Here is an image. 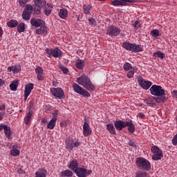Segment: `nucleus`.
<instances>
[{"mask_svg":"<svg viewBox=\"0 0 177 177\" xmlns=\"http://www.w3.org/2000/svg\"><path fill=\"white\" fill-rule=\"evenodd\" d=\"M46 53L47 55H50V56H53V57L62 59L63 56V52L59 48H55V49H46Z\"/></svg>","mask_w":177,"mask_h":177,"instance_id":"f8f14e48","label":"nucleus"},{"mask_svg":"<svg viewBox=\"0 0 177 177\" xmlns=\"http://www.w3.org/2000/svg\"><path fill=\"white\" fill-rule=\"evenodd\" d=\"M6 109V106L5 104L0 105V111H5V109Z\"/></svg>","mask_w":177,"mask_h":177,"instance_id":"5fc2aeb1","label":"nucleus"},{"mask_svg":"<svg viewBox=\"0 0 177 177\" xmlns=\"http://www.w3.org/2000/svg\"><path fill=\"white\" fill-rule=\"evenodd\" d=\"M35 34L37 35H46L48 34V27L43 24L39 28H36Z\"/></svg>","mask_w":177,"mask_h":177,"instance_id":"a211bd4d","label":"nucleus"},{"mask_svg":"<svg viewBox=\"0 0 177 177\" xmlns=\"http://www.w3.org/2000/svg\"><path fill=\"white\" fill-rule=\"evenodd\" d=\"M56 121H57V111H55V113L53 115L52 119L47 124V128L48 129H53V128H55L56 125Z\"/></svg>","mask_w":177,"mask_h":177,"instance_id":"aec40b11","label":"nucleus"},{"mask_svg":"<svg viewBox=\"0 0 177 177\" xmlns=\"http://www.w3.org/2000/svg\"><path fill=\"white\" fill-rule=\"evenodd\" d=\"M77 82L79 85H82V86L84 87L87 91H90L91 92H94L95 91V85L92 84V81L91 79L85 75H83L77 79Z\"/></svg>","mask_w":177,"mask_h":177,"instance_id":"f03ea898","label":"nucleus"},{"mask_svg":"<svg viewBox=\"0 0 177 177\" xmlns=\"http://www.w3.org/2000/svg\"><path fill=\"white\" fill-rule=\"evenodd\" d=\"M10 156L15 157L16 156H19L20 154V151L19 149H12L10 152Z\"/></svg>","mask_w":177,"mask_h":177,"instance_id":"79ce46f5","label":"nucleus"},{"mask_svg":"<svg viewBox=\"0 0 177 177\" xmlns=\"http://www.w3.org/2000/svg\"><path fill=\"white\" fill-rule=\"evenodd\" d=\"M172 143L174 146H177V133L174 136V138L172 139Z\"/></svg>","mask_w":177,"mask_h":177,"instance_id":"3c124183","label":"nucleus"},{"mask_svg":"<svg viewBox=\"0 0 177 177\" xmlns=\"http://www.w3.org/2000/svg\"><path fill=\"white\" fill-rule=\"evenodd\" d=\"M30 24L33 28H38L41 27V25L45 24V21L41 19L32 18L30 19Z\"/></svg>","mask_w":177,"mask_h":177,"instance_id":"f3484780","label":"nucleus"},{"mask_svg":"<svg viewBox=\"0 0 177 177\" xmlns=\"http://www.w3.org/2000/svg\"><path fill=\"white\" fill-rule=\"evenodd\" d=\"M18 86H19V81H15L10 84V89L13 91H17Z\"/></svg>","mask_w":177,"mask_h":177,"instance_id":"58836bf2","label":"nucleus"},{"mask_svg":"<svg viewBox=\"0 0 177 177\" xmlns=\"http://www.w3.org/2000/svg\"><path fill=\"white\" fill-rule=\"evenodd\" d=\"M67 125H68V122L67 120H64L60 122V127H67Z\"/></svg>","mask_w":177,"mask_h":177,"instance_id":"8fccbe9b","label":"nucleus"},{"mask_svg":"<svg viewBox=\"0 0 177 177\" xmlns=\"http://www.w3.org/2000/svg\"><path fill=\"white\" fill-rule=\"evenodd\" d=\"M151 151L153 153L152 156L153 161H158V160H161L164 157L162 150L156 145L151 147Z\"/></svg>","mask_w":177,"mask_h":177,"instance_id":"0eeeda50","label":"nucleus"},{"mask_svg":"<svg viewBox=\"0 0 177 177\" xmlns=\"http://www.w3.org/2000/svg\"><path fill=\"white\" fill-rule=\"evenodd\" d=\"M34 89V84L30 83L25 86V91H24V100H27V98L28 96H30V94L31 93V91Z\"/></svg>","mask_w":177,"mask_h":177,"instance_id":"412c9836","label":"nucleus"},{"mask_svg":"<svg viewBox=\"0 0 177 177\" xmlns=\"http://www.w3.org/2000/svg\"><path fill=\"white\" fill-rule=\"evenodd\" d=\"M17 31L18 32H24L26 31V24L24 23H20L17 26Z\"/></svg>","mask_w":177,"mask_h":177,"instance_id":"4c0bfd02","label":"nucleus"},{"mask_svg":"<svg viewBox=\"0 0 177 177\" xmlns=\"http://www.w3.org/2000/svg\"><path fill=\"white\" fill-rule=\"evenodd\" d=\"M34 3L31 5L33 9V12L39 15L41 13V9H42L43 5H46V1L44 0H33Z\"/></svg>","mask_w":177,"mask_h":177,"instance_id":"1a4fd4ad","label":"nucleus"},{"mask_svg":"<svg viewBox=\"0 0 177 177\" xmlns=\"http://www.w3.org/2000/svg\"><path fill=\"white\" fill-rule=\"evenodd\" d=\"M72 88L73 91L76 92V93H78L79 95H81L84 97H90L91 94L88 91L85 90L84 88L81 87L78 84L74 83L72 85Z\"/></svg>","mask_w":177,"mask_h":177,"instance_id":"6e6552de","label":"nucleus"},{"mask_svg":"<svg viewBox=\"0 0 177 177\" xmlns=\"http://www.w3.org/2000/svg\"><path fill=\"white\" fill-rule=\"evenodd\" d=\"M123 48L126 50H130L134 53H139V52H143V48L142 46L137 44L136 43H131L129 41H124L122 45Z\"/></svg>","mask_w":177,"mask_h":177,"instance_id":"20e7f679","label":"nucleus"},{"mask_svg":"<svg viewBox=\"0 0 177 177\" xmlns=\"http://www.w3.org/2000/svg\"><path fill=\"white\" fill-rule=\"evenodd\" d=\"M53 8L52 4H46L44 7V15H46V16H50Z\"/></svg>","mask_w":177,"mask_h":177,"instance_id":"7c9ffc66","label":"nucleus"},{"mask_svg":"<svg viewBox=\"0 0 177 177\" xmlns=\"http://www.w3.org/2000/svg\"><path fill=\"white\" fill-rule=\"evenodd\" d=\"M50 92L51 95L54 96V97H56V99H59V100H62V99H64V97H66L64 91L62 88H51L50 89Z\"/></svg>","mask_w":177,"mask_h":177,"instance_id":"9d476101","label":"nucleus"},{"mask_svg":"<svg viewBox=\"0 0 177 177\" xmlns=\"http://www.w3.org/2000/svg\"><path fill=\"white\" fill-rule=\"evenodd\" d=\"M28 1L29 0H19V3L21 6V8H24Z\"/></svg>","mask_w":177,"mask_h":177,"instance_id":"a18cd8bd","label":"nucleus"},{"mask_svg":"<svg viewBox=\"0 0 177 177\" xmlns=\"http://www.w3.org/2000/svg\"><path fill=\"white\" fill-rule=\"evenodd\" d=\"M126 127H128L127 131L129 132V133H133L136 129L135 124L131 119L127 121Z\"/></svg>","mask_w":177,"mask_h":177,"instance_id":"b1692460","label":"nucleus"},{"mask_svg":"<svg viewBox=\"0 0 177 177\" xmlns=\"http://www.w3.org/2000/svg\"><path fill=\"white\" fill-rule=\"evenodd\" d=\"M46 174H48L46 169H39L38 171L35 172V175L36 177H46Z\"/></svg>","mask_w":177,"mask_h":177,"instance_id":"cd10ccee","label":"nucleus"},{"mask_svg":"<svg viewBox=\"0 0 177 177\" xmlns=\"http://www.w3.org/2000/svg\"><path fill=\"white\" fill-rule=\"evenodd\" d=\"M6 83L5 80L0 79V88L3 86V84Z\"/></svg>","mask_w":177,"mask_h":177,"instance_id":"13d9d810","label":"nucleus"},{"mask_svg":"<svg viewBox=\"0 0 177 177\" xmlns=\"http://www.w3.org/2000/svg\"><path fill=\"white\" fill-rule=\"evenodd\" d=\"M153 57H158L159 59H164L165 57V53L161 51H156L153 55Z\"/></svg>","mask_w":177,"mask_h":177,"instance_id":"e433bc0d","label":"nucleus"},{"mask_svg":"<svg viewBox=\"0 0 177 177\" xmlns=\"http://www.w3.org/2000/svg\"><path fill=\"white\" fill-rule=\"evenodd\" d=\"M32 116V111L30 110L28 111V114L24 118V122L26 125H28L30 122H31V117Z\"/></svg>","mask_w":177,"mask_h":177,"instance_id":"2f4dec72","label":"nucleus"},{"mask_svg":"<svg viewBox=\"0 0 177 177\" xmlns=\"http://www.w3.org/2000/svg\"><path fill=\"white\" fill-rule=\"evenodd\" d=\"M68 168L74 172L80 168V163L77 159L71 160L68 164Z\"/></svg>","mask_w":177,"mask_h":177,"instance_id":"dca6fc26","label":"nucleus"},{"mask_svg":"<svg viewBox=\"0 0 177 177\" xmlns=\"http://www.w3.org/2000/svg\"><path fill=\"white\" fill-rule=\"evenodd\" d=\"M35 73L37 74V79L38 81H44V69L42 67L38 66L35 69Z\"/></svg>","mask_w":177,"mask_h":177,"instance_id":"4be33fe9","label":"nucleus"},{"mask_svg":"<svg viewBox=\"0 0 177 177\" xmlns=\"http://www.w3.org/2000/svg\"><path fill=\"white\" fill-rule=\"evenodd\" d=\"M151 35L153 38H157L160 37V32L158 31V29H154L152 31H151Z\"/></svg>","mask_w":177,"mask_h":177,"instance_id":"ea45409f","label":"nucleus"},{"mask_svg":"<svg viewBox=\"0 0 177 177\" xmlns=\"http://www.w3.org/2000/svg\"><path fill=\"white\" fill-rule=\"evenodd\" d=\"M3 115H5V113L0 112V121L3 120Z\"/></svg>","mask_w":177,"mask_h":177,"instance_id":"bf43d9fd","label":"nucleus"},{"mask_svg":"<svg viewBox=\"0 0 177 177\" xmlns=\"http://www.w3.org/2000/svg\"><path fill=\"white\" fill-rule=\"evenodd\" d=\"M18 172L19 174H24V171L22 169H19Z\"/></svg>","mask_w":177,"mask_h":177,"instance_id":"0e129e2a","label":"nucleus"},{"mask_svg":"<svg viewBox=\"0 0 177 177\" xmlns=\"http://www.w3.org/2000/svg\"><path fill=\"white\" fill-rule=\"evenodd\" d=\"M136 162L139 169H142L143 171H150V169H151L150 161L145 158H137Z\"/></svg>","mask_w":177,"mask_h":177,"instance_id":"7ed1b4c3","label":"nucleus"},{"mask_svg":"<svg viewBox=\"0 0 177 177\" xmlns=\"http://www.w3.org/2000/svg\"><path fill=\"white\" fill-rule=\"evenodd\" d=\"M85 66V62L82 59H78L75 62V67L78 70H83Z\"/></svg>","mask_w":177,"mask_h":177,"instance_id":"bb28decb","label":"nucleus"},{"mask_svg":"<svg viewBox=\"0 0 177 177\" xmlns=\"http://www.w3.org/2000/svg\"><path fill=\"white\" fill-rule=\"evenodd\" d=\"M120 34H121V28L115 26H109L106 29V35L109 37H118Z\"/></svg>","mask_w":177,"mask_h":177,"instance_id":"9b49d317","label":"nucleus"},{"mask_svg":"<svg viewBox=\"0 0 177 177\" xmlns=\"http://www.w3.org/2000/svg\"><path fill=\"white\" fill-rule=\"evenodd\" d=\"M136 177H148L147 176V173H146V171H137L136 173Z\"/></svg>","mask_w":177,"mask_h":177,"instance_id":"a19ab883","label":"nucleus"},{"mask_svg":"<svg viewBox=\"0 0 177 177\" xmlns=\"http://www.w3.org/2000/svg\"><path fill=\"white\" fill-rule=\"evenodd\" d=\"M151 95L156 97V102L158 104L164 103L168 97L165 95V90L162 89V86L158 85H152L149 89Z\"/></svg>","mask_w":177,"mask_h":177,"instance_id":"f257e3e1","label":"nucleus"},{"mask_svg":"<svg viewBox=\"0 0 177 177\" xmlns=\"http://www.w3.org/2000/svg\"><path fill=\"white\" fill-rule=\"evenodd\" d=\"M60 70L64 73V74H67V73H68V69L66 66H60Z\"/></svg>","mask_w":177,"mask_h":177,"instance_id":"de8ad7c7","label":"nucleus"},{"mask_svg":"<svg viewBox=\"0 0 177 177\" xmlns=\"http://www.w3.org/2000/svg\"><path fill=\"white\" fill-rule=\"evenodd\" d=\"M129 146H131L132 147H136V145H135V142H133V141H129Z\"/></svg>","mask_w":177,"mask_h":177,"instance_id":"6e6d98bb","label":"nucleus"},{"mask_svg":"<svg viewBox=\"0 0 177 177\" xmlns=\"http://www.w3.org/2000/svg\"><path fill=\"white\" fill-rule=\"evenodd\" d=\"M35 104V100H30L29 102V109H33Z\"/></svg>","mask_w":177,"mask_h":177,"instance_id":"09e8293b","label":"nucleus"},{"mask_svg":"<svg viewBox=\"0 0 177 177\" xmlns=\"http://www.w3.org/2000/svg\"><path fill=\"white\" fill-rule=\"evenodd\" d=\"M133 71H138V69H136V68H133V71H129L127 73L128 78H133V75H135V73Z\"/></svg>","mask_w":177,"mask_h":177,"instance_id":"37998d69","label":"nucleus"},{"mask_svg":"<svg viewBox=\"0 0 177 177\" xmlns=\"http://www.w3.org/2000/svg\"><path fill=\"white\" fill-rule=\"evenodd\" d=\"M66 149L68 151H72L74 147H80L81 146V142L78 140L73 139L72 137L66 138L65 140Z\"/></svg>","mask_w":177,"mask_h":177,"instance_id":"39448f33","label":"nucleus"},{"mask_svg":"<svg viewBox=\"0 0 177 177\" xmlns=\"http://www.w3.org/2000/svg\"><path fill=\"white\" fill-rule=\"evenodd\" d=\"M123 68H124V70H125V71H129L131 70V68H132V65H131V64L127 62L124 64Z\"/></svg>","mask_w":177,"mask_h":177,"instance_id":"c03bdc74","label":"nucleus"},{"mask_svg":"<svg viewBox=\"0 0 177 177\" xmlns=\"http://www.w3.org/2000/svg\"><path fill=\"white\" fill-rule=\"evenodd\" d=\"M3 131L6 138H8V139H10L12 136V130L10 129V127L7 126L6 124V127H4Z\"/></svg>","mask_w":177,"mask_h":177,"instance_id":"473e14b6","label":"nucleus"},{"mask_svg":"<svg viewBox=\"0 0 177 177\" xmlns=\"http://www.w3.org/2000/svg\"><path fill=\"white\" fill-rule=\"evenodd\" d=\"M18 24L19 22L16 19H11L10 21L7 22L8 27H10L11 28H15Z\"/></svg>","mask_w":177,"mask_h":177,"instance_id":"f704fd0d","label":"nucleus"},{"mask_svg":"<svg viewBox=\"0 0 177 177\" xmlns=\"http://www.w3.org/2000/svg\"><path fill=\"white\" fill-rule=\"evenodd\" d=\"M136 106H137L138 107H142V106H143V104H142V103H137V104H136Z\"/></svg>","mask_w":177,"mask_h":177,"instance_id":"e2e57ef3","label":"nucleus"},{"mask_svg":"<svg viewBox=\"0 0 177 177\" xmlns=\"http://www.w3.org/2000/svg\"><path fill=\"white\" fill-rule=\"evenodd\" d=\"M137 117H139V118H141L142 120L146 117V115L143 113H138Z\"/></svg>","mask_w":177,"mask_h":177,"instance_id":"864d4df0","label":"nucleus"},{"mask_svg":"<svg viewBox=\"0 0 177 177\" xmlns=\"http://www.w3.org/2000/svg\"><path fill=\"white\" fill-rule=\"evenodd\" d=\"M68 16V11H67V9L62 8L59 10V17H60V19H67Z\"/></svg>","mask_w":177,"mask_h":177,"instance_id":"c756f323","label":"nucleus"},{"mask_svg":"<svg viewBox=\"0 0 177 177\" xmlns=\"http://www.w3.org/2000/svg\"><path fill=\"white\" fill-rule=\"evenodd\" d=\"M89 21V24H91V26H96V20H95V19L93 18H90L88 19Z\"/></svg>","mask_w":177,"mask_h":177,"instance_id":"49530a36","label":"nucleus"},{"mask_svg":"<svg viewBox=\"0 0 177 177\" xmlns=\"http://www.w3.org/2000/svg\"><path fill=\"white\" fill-rule=\"evenodd\" d=\"M9 114H12V113H11V112H10V113H9Z\"/></svg>","mask_w":177,"mask_h":177,"instance_id":"69168bd1","label":"nucleus"},{"mask_svg":"<svg viewBox=\"0 0 177 177\" xmlns=\"http://www.w3.org/2000/svg\"><path fill=\"white\" fill-rule=\"evenodd\" d=\"M172 95H173V96H174V97H177V90H174L172 92Z\"/></svg>","mask_w":177,"mask_h":177,"instance_id":"052dcab7","label":"nucleus"},{"mask_svg":"<svg viewBox=\"0 0 177 177\" xmlns=\"http://www.w3.org/2000/svg\"><path fill=\"white\" fill-rule=\"evenodd\" d=\"M6 127V124H0V132L1 131L4 130Z\"/></svg>","mask_w":177,"mask_h":177,"instance_id":"4d7b16f0","label":"nucleus"},{"mask_svg":"<svg viewBox=\"0 0 177 177\" xmlns=\"http://www.w3.org/2000/svg\"><path fill=\"white\" fill-rule=\"evenodd\" d=\"M83 135L84 136H89V135H92V129H91L89 124L86 122H84L83 124Z\"/></svg>","mask_w":177,"mask_h":177,"instance_id":"5701e85b","label":"nucleus"},{"mask_svg":"<svg viewBox=\"0 0 177 177\" xmlns=\"http://www.w3.org/2000/svg\"><path fill=\"white\" fill-rule=\"evenodd\" d=\"M106 129L109 133L112 135H117V132L115 131V127H114V124L113 123H109L106 124Z\"/></svg>","mask_w":177,"mask_h":177,"instance_id":"c85d7f7f","label":"nucleus"},{"mask_svg":"<svg viewBox=\"0 0 177 177\" xmlns=\"http://www.w3.org/2000/svg\"><path fill=\"white\" fill-rule=\"evenodd\" d=\"M31 15H37V12H34L31 4H27L22 13V19L26 21H28L31 19Z\"/></svg>","mask_w":177,"mask_h":177,"instance_id":"423d86ee","label":"nucleus"},{"mask_svg":"<svg viewBox=\"0 0 177 177\" xmlns=\"http://www.w3.org/2000/svg\"><path fill=\"white\" fill-rule=\"evenodd\" d=\"M73 173L72 170L66 169L61 172V176L62 177H73Z\"/></svg>","mask_w":177,"mask_h":177,"instance_id":"c9c22d12","label":"nucleus"},{"mask_svg":"<svg viewBox=\"0 0 177 177\" xmlns=\"http://www.w3.org/2000/svg\"><path fill=\"white\" fill-rule=\"evenodd\" d=\"M156 97H149L144 100L145 103L149 106H156Z\"/></svg>","mask_w":177,"mask_h":177,"instance_id":"a878e982","label":"nucleus"},{"mask_svg":"<svg viewBox=\"0 0 177 177\" xmlns=\"http://www.w3.org/2000/svg\"><path fill=\"white\" fill-rule=\"evenodd\" d=\"M3 35V30L2 29V27L0 26V38Z\"/></svg>","mask_w":177,"mask_h":177,"instance_id":"680f3d73","label":"nucleus"},{"mask_svg":"<svg viewBox=\"0 0 177 177\" xmlns=\"http://www.w3.org/2000/svg\"><path fill=\"white\" fill-rule=\"evenodd\" d=\"M129 3H135V0H113L111 2L113 6H127Z\"/></svg>","mask_w":177,"mask_h":177,"instance_id":"2eb2a0df","label":"nucleus"},{"mask_svg":"<svg viewBox=\"0 0 177 177\" xmlns=\"http://www.w3.org/2000/svg\"><path fill=\"white\" fill-rule=\"evenodd\" d=\"M140 27V25H139V21H136L134 23V28L136 30H138Z\"/></svg>","mask_w":177,"mask_h":177,"instance_id":"603ef678","label":"nucleus"},{"mask_svg":"<svg viewBox=\"0 0 177 177\" xmlns=\"http://www.w3.org/2000/svg\"><path fill=\"white\" fill-rule=\"evenodd\" d=\"M8 71H9L10 73L12 71L14 74H17V73H20V71H21V66L17 64L15 66H8Z\"/></svg>","mask_w":177,"mask_h":177,"instance_id":"393cba45","label":"nucleus"},{"mask_svg":"<svg viewBox=\"0 0 177 177\" xmlns=\"http://www.w3.org/2000/svg\"><path fill=\"white\" fill-rule=\"evenodd\" d=\"M138 83L142 89H145V91H147V89H149L150 86L153 85V83L150 81H145L143 77L141 76L138 77Z\"/></svg>","mask_w":177,"mask_h":177,"instance_id":"4468645a","label":"nucleus"},{"mask_svg":"<svg viewBox=\"0 0 177 177\" xmlns=\"http://www.w3.org/2000/svg\"><path fill=\"white\" fill-rule=\"evenodd\" d=\"M75 174L77 177H86L92 174V169H87L84 167H79L75 170Z\"/></svg>","mask_w":177,"mask_h":177,"instance_id":"ddd939ff","label":"nucleus"},{"mask_svg":"<svg viewBox=\"0 0 177 177\" xmlns=\"http://www.w3.org/2000/svg\"><path fill=\"white\" fill-rule=\"evenodd\" d=\"M114 127L117 131H122L124 128H127V121L116 120L114 122Z\"/></svg>","mask_w":177,"mask_h":177,"instance_id":"6ab92c4d","label":"nucleus"},{"mask_svg":"<svg viewBox=\"0 0 177 177\" xmlns=\"http://www.w3.org/2000/svg\"><path fill=\"white\" fill-rule=\"evenodd\" d=\"M92 9V6L89 4L83 5V10L85 15H91V10Z\"/></svg>","mask_w":177,"mask_h":177,"instance_id":"72a5a7b5","label":"nucleus"}]
</instances>
